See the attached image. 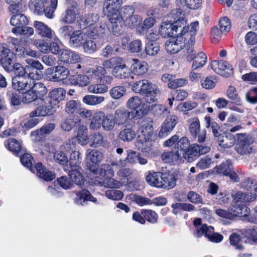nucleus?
I'll use <instances>...</instances> for the list:
<instances>
[{
	"label": "nucleus",
	"mask_w": 257,
	"mask_h": 257,
	"mask_svg": "<svg viewBox=\"0 0 257 257\" xmlns=\"http://www.w3.org/2000/svg\"><path fill=\"white\" fill-rule=\"evenodd\" d=\"M130 11L131 14L133 13V10L130 6H125L124 8L123 15L120 11L103 13L104 15L107 16L111 23V32L115 36H120L124 31V16L126 12Z\"/></svg>",
	"instance_id": "obj_1"
},
{
	"label": "nucleus",
	"mask_w": 257,
	"mask_h": 257,
	"mask_svg": "<svg viewBox=\"0 0 257 257\" xmlns=\"http://www.w3.org/2000/svg\"><path fill=\"white\" fill-rule=\"evenodd\" d=\"M132 89L133 92L144 96L146 101L149 103L156 101V94L159 91L152 83L146 79L135 82L132 85Z\"/></svg>",
	"instance_id": "obj_2"
},
{
	"label": "nucleus",
	"mask_w": 257,
	"mask_h": 257,
	"mask_svg": "<svg viewBox=\"0 0 257 257\" xmlns=\"http://www.w3.org/2000/svg\"><path fill=\"white\" fill-rule=\"evenodd\" d=\"M137 146L142 151L146 150L151 146L150 141L153 134L152 124L149 122H144L138 130Z\"/></svg>",
	"instance_id": "obj_3"
},
{
	"label": "nucleus",
	"mask_w": 257,
	"mask_h": 257,
	"mask_svg": "<svg viewBox=\"0 0 257 257\" xmlns=\"http://www.w3.org/2000/svg\"><path fill=\"white\" fill-rule=\"evenodd\" d=\"M237 143L235 145V150L241 155H249L252 151V144L254 139L252 136L248 134H237Z\"/></svg>",
	"instance_id": "obj_4"
},
{
	"label": "nucleus",
	"mask_w": 257,
	"mask_h": 257,
	"mask_svg": "<svg viewBox=\"0 0 257 257\" xmlns=\"http://www.w3.org/2000/svg\"><path fill=\"white\" fill-rule=\"evenodd\" d=\"M86 167L87 168L94 174L98 172V164L103 158V154L96 150L89 149L86 151Z\"/></svg>",
	"instance_id": "obj_5"
},
{
	"label": "nucleus",
	"mask_w": 257,
	"mask_h": 257,
	"mask_svg": "<svg viewBox=\"0 0 257 257\" xmlns=\"http://www.w3.org/2000/svg\"><path fill=\"white\" fill-rule=\"evenodd\" d=\"M5 70L8 72L13 71L16 75L15 77L28 76L33 79L42 77V74L39 72H37V77H35V73L30 72V67H27V65L24 67L19 63H16L14 64L11 63Z\"/></svg>",
	"instance_id": "obj_6"
},
{
	"label": "nucleus",
	"mask_w": 257,
	"mask_h": 257,
	"mask_svg": "<svg viewBox=\"0 0 257 257\" xmlns=\"http://www.w3.org/2000/svg\"><path fill=\"white\" fill-rule=\"evenodd\" d=\"M47 74L50 81L59 82L67 79L70 75V71L64 66L59 65L48 68Z\"/></svg>",
	"instance_id": "obj_7"
},
{
	"label": "nucleus",
	"mask_w": 257,
	"mask_h": 257,
	"mask_svg": "<svg viewBox=\"0 0 257 257\" xmlns=\"http://www.w3.org/2000/svg\"><path fill=\"white\" fill-rule=\"evenodd\" d=\"M174 147L182 154V157L188 162L193 161V146L188 138L184 137L181 138L176 144Z\"/></svg>",
	"instance_id": "obj_8"
},
{
	"label": "nucleus",
	"mask_w": 257,
	"mask_h": 257,
	"mask_svg": "<svg viewBox=\"0 0 257 257\" xmlns=\"http://www.w3.org/2000/svg\"><path fill=\"white\" fill-rule=\"evenodd\" d=\"M211 68L217 74L226 77L233 73L232 66L226 61L223 60H214L210 63Z\"/></svg>",
	"instance_id": "obj_9"
},
{
	"label": "nucleus",
	"mask_w": 257,
	"mask_h": 257,
	"mask_svg": "<svg viewBox=\"0 0 257 257\" xmlns=\"http://www.w3.org/2000/svg\"><path fill=\"white\" fill-rule=\"evenodd\" d=\"M178 117L175 115H169L167 116L163 122L161 128L159 133V136L163 138L170 133L177 123Z\"/></svg>",
	"instance_id": "obj_10"
},
{
	"label": "nucleus",
	"mask_w": 257,
	"mask_h": 257,
	"mask_svg": "<svg viewBox=\"0 0 257 257\" xmlns=\"http://www.w3.org/2000/svg\"><path fill=\"white\" fill-rule=\"evenodd\" d=\"M28 76L26 77H14L12 78V86L14 89L20 92L24 93L25 90H28L31 88L30 80Z\"/></svg>",
	"instance_id": "obj_11"
},
{
	"label": "nucleus",
	"mask_w": 257,
	"mask_h": 257,
	"mask_svg": "<svg viewBox=\"0 0 257 257\" xmlns=\"http://www.w3.org/2000/svg\"><path fill=\"white\" fill-rule=\"evenodd\" d=\"M99 19V16L95 13H88L84 17H80L78 25L80 29H84L97 23Z\"/></svg>",
	"instance_id": "obj_12"
},
{
	"label": "nucleus",
	"mask_w": 257,
	"mask_h": 257,
	"mask_svg": "<svg viewBox=\"0 0 257 257\" xmlns=\"http://www.w3.org/2000/svg\"><path fill=\"white\" fill-rule=\"evenodd\" d=\"M160 33L164 38L169 37V39L181 37L178 34L177 31L173 26V23L170 21L165 22L161 25Z\"/></svg>",
	"instance_id": "obj_13"
},
{
	"label": "nucleus",
	"mask_w": 257,
	"mask_h": 257,
	"mask_svg": "<svg viewBox=\"0 0 257 257\" xmlns=\"http://www.w3.org/2000/svg\"><path fill=\"white\" fill-rule=\"evenodd\" d=\"M83 170L80 166H73L69 171V175L72 183L78 186L84 184V179L82 175Z\"/></svg>",
	"instance_id": "obj_14"
},
{
	"label": "nucleus",
	"mask_w": 257,
	"mask_h": 257,
	"mask_svg": "<svg viewBox=\"0 0 257 257\" xmlns=\"http://www.w3.org/2000/svg\"><path fill=\"white\" fill-rule=\"evenodd\" d=\"M106 28V24L105 23H100L99 26H97L94 28L87 27L86 29L85 34L87 36L93 39H96L102 38L105 33Z\"/></svg>",
	"instance_id": "obj_15"
},
{
	"label": "nucleus",
	"mask_w": 257,
	"mask_h": 257,
	"mask_svg": "<svg viewBox=\"0 0 257 257\" xmlns=\"http://www.w3.org/2000/svg\"><path fill=\"white\" fill-rule=\"evenodd\" d=\"M59 60L65 64H74L78 62L79 60V56L70 51L63 49L59 54Z\"/></svg>",
	"instance_id": "obj_16"
},
{
	"label": "nucleus",
	"mask_w": 257,
	"mask_h": 257,
	"mask_svg": "<svg viewBox=\"0 0 257 257\" xmlns=\"http://www.w3.org/2000/svg\"><path fill=\"white\" fill-rule=\"evenodd\" d=\"M81 120L78 115L69 116L61 122V128L67 132H69L74 127L78 126L80 124Z\"/></svg>",
	"instance_id": "obj_17"
},
{
	"label": "nucleus",
	"mask_w": 257,
	"mask_h": 257,
	"mask_svg": "<svg viewBox=\"0 0 257 257\" xmlns=\"http://www.w3.org/2000/svg\"><path fill=\"white\" fill-rule=\"evenodd\" d=\"M35 169L38 176L46 181H51L56 177L55 174L47 170L41 163L36 164Z\"/></svg>",
	"instance_id": "obj_18"
},
{
	"label": "nucleus",
	"mask_w": 257,
	"mask_h": 257,
	"mask_svg": "<svg viewBox=\"0 0 257 257\" xmlns=\"http://www.w3.org/2000/svg\"><path fill=\"white\" fill-rule=\"evenodd\" d=\"M76 197L75 198V202L77 204L84 205L88 201L93 202H96L97 199L93 197L91 193L87 190H82L76 193Z\"/></svg>",
	"instance_id": "obj_19"
},
{
	"label": "nucleus",
	"mask_w": 257,
	"mask_h": 257,
	"mask_svg": "<svg viewBox=\"0 0 257 257\" xmlns=\"http://www.w3.org/2000/svg\"><path fill=\"white\" fill-rule=\"evenodd\" d=\"M124 63L125 61L123 58L117 56L104 61L102 65L106 69H111V74H112L113 72L116 71Z\"/></svg>",
	"instance_id": "obj_20"
},
{
	"label": "nucleus",
	"mask_w": 257,
	"mask_h": 257,
	"mask_svg": "<svg viewBox=\"0 0 257 257\" xmlns=\"http://www.w3.org/2000/svg\"><path fill=\"white\" fill-rule=\"evenodd\" d=\"M130 111L124 108L117 109L114 114V118L116 124L118 125H123L130 119Z\"/></svg>",
	"instance_id": "obj_21"
},
{
	"label": "nucleus",
	"mask_w": 257,
	"mask_h": 257,
	"mask_svg": "<svg viewBox=\"0 0 257 257\" xmlns=\"http://www.w3.org/2000/svg\"><path fill=\"white\" fill-rule=\"evenodd\" d=\"M87 74L90 78V81L95 82H98L102 77L106 74L105 67L103 65L96 66L94 67L90 68L87 71Z\"/></svg>",
	"instance_id": "obj_22"
},
{
	"label": "nucleus",
	"mask_w": 257,
	"mask_h": 257,
	"mask_svg": "<svg viewBox=\"0 0 257 257\" xmlns=\"http://www.w3.org/2000/svg\"><path fill=\"white\" fill-rule=\"evenodd\" d=\"M55 127V124L54 123L45 124L41 128L32 132L31 136L38 138V140L42 139L47 135L50 134L54 130Z\"/></svg>",
	"instance_id": "obj_23"
},
{
	"label": "nucleus",
	"mask_w": 257,
	"mask_h": 257,
	"mask_svg": "<svg viewBox=\"0 0 257 257\" xmlns=\"http://www.w3.org/2000/svg\"><path fill=\"white\" fill-rule=\"evenodd\" d=\"M162 160L165 163H172L175 164L182 158L181 153L174 147L172 151L164 153L161 156Z\"/></svg>",
	"instance_id": "obj_24"
},
{
	"label": "nucleus",
	"mask_w": 257,
	"mask_h": 257,
	"mask_svg": "<svg viewBox=\"0 0 257 257\" xmlns=\"http://www.w3.org/2000/svg\"><path fill=\"white\" fill-rule=\"evenodd\" d=\"M122 0H104L102 12H109L120 11Z\"/></svg>",
	"instance_id": "obj_25"
},
{
	"label": "nucleus",
	"mask_w": 257,
	"mask_h": 257,
	"mask_svg": "<svg viewBox=\"0 0 257 257\" xmlns=\"http://www.w3.org/2000/svg\"><path fill=\"white\" fill-rule=\"evenodd\" d=\"M34 26L39 35L43 37L51 39L52 38V30L43 23L35 21Z\"/></svg>",
	"instance_id": "obj_26"
},
{
	"label": "nucleus",
	"mask_w": 257,
	"mask_h": 257,
	"mask_svg": "<svg viewBox=\"0 0 257 257\" xmlns=\"http://www.w3.org/2000/svg\"><path fill=\"white\" fill-rule=\"evenodd\" d=\"M69 81L72 85L83 87L89 84L90 78L88 74L87 76L84 74H77L71 76Z\"/></svg>",
	"instance_id": "obj_27"
},
{
	"label": "nucleus",
	"mask_w": 257,
	"mask_h": 257,
	"mask_svg": "<svg viewBox=\"0 0 257 257\" xmlns=\"http://www.w3.org/2000/svg\"><path fill=\"white\" fill-rule=\"evenodd\" d=\"M207 56L203 52L194 53V71H198L206 63Z\"/></svg>",
	"instance_id": "obj_28"
},
{
	"label": "nucleus",
	"mask_w": 257,
	"mask_h": 257,
	"mask_svg": "<svg viewBox=\"0 0 257 257\" xmlns=\"http://www.w3.org/2000/svg\"><path fill=\"white\" fill-rule=\"evenodd\" d=\"M183 40L175 38V39H169L168 42L166 43V49L167 51L171 54H174L178 53L182 49V46L180 45Z\"/></svg>",
	"instance_id": "obj_29"
},
{
	"label": "nucleus",
	"mask_w": 257,
	"mask_h": 257,
	"mask_svg": "<svg viewBox=\"0 0 257 257\" xmlns=\"http://www.w3.org/2000/svg\"><path fill=\"white\" fill-rule=\"evenodd\" d=\"M10 23L12 25L15 26L13 29H17L22 26H27L29 21L24 14H17L11 17Z\"/></svg>",
	"instance_id": "obj_30"
},
{
	"label": "nucleus",
	"mask_w": 257,
	"mask_h": 257,
	"mask_svg": "<svg viewBox=\"0 0 257 257\" xmlns=\"http://www.w3.org/2000/svg\"><path fill=\"white\" fill-rule=\"evenodd\" d=\"M69 44L72 48L80 47L83 44V35L81 30H76L68 39Z\"/></svg>",
	"instance_id": "obj_31"
},
{
	"label": "nucleus",
	"mask_w": 257,
	"mask_h": 257,
	"mask_svg": "<svg viewBox=\"0 0 257 257\" xmlns=\"http://www.w3.org/2000/svg\"><path fill=\"white\" fill-rule=\"evenodd\" d=\"M201 224V219L200 218H196L194 220V226L195 227V236L197 237H201L204 236L206 237L207 233L209 229V226L206 224Z\"/></svg>",
	"instance_id": "obj_32"
},
{
	"label": "nucleus",
	"mask_w": 257,
	"mask_h": 257,
	"mask_svg": "<svg viewBox=\"0 0 257 257\" xmlns=\"http://www.w3.org/2000/svg\"><path fill=\"white\" fill-rule=\"evenodd\" d=\"M134 63L131 66V73L137 75H142L147 71V64L144 61L133 59Z\"/></svg>",
	"instance_id": "obj_33"
},
{
	"label": "nucleus",
	"mask_w": 257,
	"mask_h": 257,
	"mask_svg": "<svg viewBox=\"0 0 257 257\" xmlns=\"http://www.w3.org/2000/svg\"><path fill=\"white\" fill-rule=\"evenodd\" d=\"M66 91L63 88H55L51 90L49 93L48 98L56 104L64 99Z\"/></svg>",
	"instance_id": "obj_34"
},
{
	"label": "nucleus",
	"mask_w": 257,
	"mask_h": 257,
	"mask_svg": "<svg viewBox=\"0 0 257 257\" xmlns=\"http://www.w3.org/2000/svg\"><path fill=\"white\" fill-rule=\"evenodd\" d=\"M87 132L88 130L86 126L80 124L78 125L77 135L75 138L77 139L78 143L81 145H85L88 143Z\"/></svg>",
	"instance_id": "obj_35"
},
{
	"label": "nucleus",
	"mask_w": 257,
	"mask_h": 257,
	"mask_svg": "<svg viewBox=\"0 0 257 257\" xmlns=\"http://www.w3.org/2000/svg\"><path fill=\"white\" fill-rule=\"evenodd\" d=\"M81 104L78 100H70L66 102L65 107V111L68 114H73L78 113Z\"/></svg>",
	"instance_id": "obj_36"
},
{
	"label": "nucleus",
	"mask_w": 257,
	"mask_h": 257,
	"mask_svg": "<svg viewBox=\"0 0 257 257\" xmlns=\"http://www.w3.org/2000/svg\"><path fill=\"white\" fill-rule=\"evenodd\" d=\"M226 96L231 102L240 105L241 104V99L238 94L236 88L233 86H229L226 91Z\"/></svg>",
	"instance_id": "obj_37"
},
{
	"label": "nucleus",
	"mask_w": 257,
	"mask_h": 257,
	"mask_svg": "<svg viewBox=\"0 0 257 257\" xmlns=\"http://www.w3.org/2000/svg\"><path fill=\"white\" fill-rule=\"evenodd\" d=\"M205 17L202 15L199 19V21H194V38L200 39L203 33L204 26L205 25Z\"/></svg>",
	"instance_id": "obj_38"
},
{
	"label": "nucleus",
	"mask_w": 257,
	"mask_h": 257,
	"mask_svg": "<svg viewBox=\"0 0 257 257\" xmlns=\"http://www.w3.org/2000/svg\"><path fill=\"white\" fill-rule=\"evenodd\" d=\"M136 136V133L132 128H125L120 131L118 137L125 142L132 141Z\"/></svg>",
	"instance_id": "obj_39"
},
{
	"label": "nucleus",
	"mask_w": 257,
	"mask_h": 257,
	"mask_svg": "<svg viewBox=\"0 0 257 257\" xmlns=\"http://www.w3.org/2000/svg\"><path fill=\"white\" fill-rule=\"evenodd\" d=\"M112 75L117 78L127 79L131 76L132 73L131 69L124 63L116 71L113 72Z\"/></svg>",
	"instance_id": "obj_40"
},
{
	"label": "nucleus",
	"mask_w": 257,
	"mask_h": 257,
	"mask_svg": "<svg viewBox=\"0 0 257 257\" xmlns=\"http://www.w3.org/2000/svg\"><path fill=\"white\" fill-rule=\"evenodd\" d=\"M206 138V131L200 130V124L197 118H194V140L197 139L199 143L203 142Z\"/></svg>",
	"instance_id": "obj_41"
},
{
	"label": "nucleus",
	"mask_w": 257,
	"mask_h": 257,
	"mask_svg": "<svg viewBox=\"0 0 257 257\" xmlns=\"http://www.w3.org/2000/svg\"><path fill=\"white\" fill-rule=\"evenodd\" d=\"M30 88H32L36 96L41 100L47 92L46 87L41 82L35 83L33 85L31 84Z\"/></svg>",
	"instance_id": "obj_42"
},
{
	"label": "nucleus",
	"mask_w": 257,
	"mask_h": 257,
	"mask_svg": "<svg viewBox=\"0 0 257 257\" xmlns=\"http://www.w3.org/2000/svg\"><path fill=\"white\" fill-rule=\"evenodd\" d=\"M192 30H193V23H191L190 24V26H185L183 27V29L182 30H180V33H178V34L179 36H182L181 37H178L179 39H180L181 40H183V38L185 39V41H188L189 42L190 41H191V38L192 36ZM190 45L192 46V44L191 43H189L187 44V45L186 46V47H190Z\"/></svg>",
	"instance_id": "obj_43"
},
{
	"label": "nucleus",
	"mask_w": 257,
	"mask_h": 257,
	"mask_svg": "<svg viewBox=\"0 0 257 257\" xmlns=\"http://www.w3.org/2000/svg\"><path fill=\"white\" fill-rule=\"evenodd\" d=\"M217 138V141L220 146L227 148L232 147L234 143V140L230 135L229 136L219 134Z\"/></svg>",
	"instance_id": "obj_44"
},
{
	"label": "nucleus",
	"mask_w": 257,
	"mask_h": 257,
	"mask_svg": "<svg viewBox=\"0 0 257 257\" xmlns=\"http://www.w3.org/2000/svg\"><path fill=\"white\" fill-rule=\"evenodd\" d=\"M104 97L101 96L94 95H85L82 99V101L85 104L89 105H96L100 104L104 101Z\"/></svg>",
	"instance_id": "obj_45"
},
{
	"label": "nucleus",
	"mask_w": 257,
	"mask_h": 257,
	"mask_svg": "<svg viewBox=\"0 0 257 257\" xmlns=\"http://www.w3.org/2000/svg\"><path fill=\"white\" fill-rule=\"evenodd\" d=\"M162 183L163 188H171L176 185V179L175 176L173 174L162 173Z\"/></svg>",
	"instance_id": "obj_46"
},
{
	"label": "nucleus",
	"mask_w": 257,
	"mask_h": 257,
	"mask_svg": "<svg viewBox=\"0 0 257 257\" xmlns=\"http://www.w3.org/2000/svg\"><path fill=\"white\" fill-rule=\"evenodd\" d=\"M29 7L34 13L37 15L44 14L45 6L41 0L33 1L29 3Z\"/></svg>",
	"instance_id": "obj_47"
},
{
	"label": "nucleus",
	"mask_w": 257,
	"mask_h": 257,
	"mask_svg": "<svg viewBox=\"0 0 257 257\" xmlns=\"http://www.w3.org/2000/svg\"><path fill=\"white\" fill-rule=\"evenodd\" d=\"M26 61L28 64L27 67H30V72H35L36 75L35 77H37V72L41 73L42 75L41 70L44 69V67L39 61L33 59H27Z\"/></svg>",
	"instance_id": "obj_48"
},
{
	"label": "nucleus",
	"mask_w": 257,
	"mask_h": 257,
	"mask_svg": "<svg viewBox=\"0 0 257 257\" xmlns=\"http://www.w3.org/2000/svg\"><path fill=\"white\" fill-rule=\"evenodd\" d=\"M206 238L210 241L219 243L223 240V236L218 232H215L214 227L212 226H209Z\"/></svg>",
	"instance_id": "obj_49"
},
{
	"label": "nucleus",
	"mask_w": 257,
	"mask_h": 257,
	"mask_svg": "<svg viewBox=\"0 0 257 257\" xmlns=\"http://www.w3.org/2000/svg\"><path fill=\"white\" fill-rule=\"evenodd\" d=\"M240 232L245 237L257 243V227H246L240 230Z\"/></svg>",
	"instance_id": "obj_50"
},
{
	"label": "nucleus",
	"mask_w": 257,
	"mask_h": 257,
	"mask_svg": "<svg viewBox=\"0 0 257 257\" xmlns=\"http://www.w3.org/2000/svg\"><path fill=\"white\" fill-rule=\"evenodd\" d=\"M74 32H75L74 27L70 25L63 26L60 28L58 31L60 36L66 40H68Z\"/></svg>",
	"instance_id": "obj_51"
},
{
	"label": "nucleus",
	"mask_w": 257,
	"mask_h": 257,
	"mask_svg": "<svg viewBox=\"0 0 257 257\" xmlns=\"http://www.w3.org/2000/svg\"><path fill=\"white\" fill-rule=\"evenodd\" d=\"M14 53L11 51V50L6 47V50L2 53V58L6 60V62L1 61L0 63L3 66L5 69H6L11 63H13L14 60Z\"/></svg>",
	"instance_id": "obj_52"
},
{
	"label": "nucleus",
	"mask_w": 257,
	"mask_h": 257,
	"mask_svg": "<svg viewBox=\"0 0 257 257\" xmlns=\"http://www.w3.org/2000/svg\"><path fill=\"white\" fill-rule=\"evenodd\" d=\"M160 50V46L159 44L154 41L148 42L145 47V52L147 55L150 56H155L158 53Z\"/></svg>",
	"instance_id": "obj_53"
},
{
	"label": "nucleus",
	"mask_w": 257,
	"mask_h": 257,
	"mask_svg": "<svg viewBox=\"0 0 257 257\" xmlns=\"http://www.w3.org/2000/svg\"><path fill=\"white\" fill-rule=\"evenodd\" d=\"M116 122L114 117L110 114L105 115L102 122V126L105 131H110L113 129Z\"/></svg>",
	"instance_id": "obj_54"
},
{
	"label": "nucleus",
	"mask_w": 257,
	"mask_h": 257,
	"mask_svg": "<svg viewBox=\"0 0 257 257\" xmlns=\"http://www.w3.org/2000/svg\"><path fill=\"white\" fill-rule=\"evenodd\" d=\"M76 19V14L74 10L68 9L64 16L61 18V22L66 24H72Z\"/></svg>",
	"instance_id": "obj_55"
},
{
	"label": "nucleus",
	"mask_w": 257,
	"mask_h": 257,
	"mask_svg": "<svg viewBox=\"0 0 257 257\" xmlns=\"http://www.w3.org/2000/svg\"><path fill=\"white\" fill-rule=\"evenodd\" d=\"M205 121L206 127H211L214 136L215 137L218 136L220 134L219 132V131L220 130V125L215 121L211 120L210 117L208 116L205 117Z\"/></svg>",
	"instance_id": "obj_56"
},
{
	"label": "nucleus",
	"mask_w": 257,
	"mask_h": 257,
	"mask_svg": "<svg viewBox=\"0 0 257 257\" xmlns=\"http://www.w3.org/2000/svg\"><path fill=\"white\" fill-rule=\"evenodd\" d=\"M12 31L17 35H23L27 37H30L34 34L33 28L26 26H22L17 29H12Z\"/></svg>",
	"instance_id": "obj_57"
},
{
	"label": "nucleus",
	"mask_w": 257,
	"mask_h": 257,
	"mask_svg": "<svg viewBox=\"0 0 257 257\" xmlns=\"http://www.w3.org/2000/svg\"><path fill=\"white\" fill-rule=\"evenodd\" d=\"M233 168L231 162L227 160L220 166H216L215 171L218 174H222L226 176Z\"/></svg>",
	"instance_id": "obj_58"
},
{
	"label": "nucleus",
	"mask_w": 257,
	"mask_h": 257,
	"mask_svg": "<svg viewBox=\"0 0 257 257\" xmlns=\"http://www.w3.org/2000/svg\"><path fill=\"white\" fill-rule=\"evenodd\" d=\"M130 197L133 202L141 206L152 204V200L145 197L136 194H131Z\"/></svg>",
	"instance_id": "obj_59"
},
{
	"label": "nucleus",
	"mask_w": 257,
	"mask_h": 257,
	"mask_svg": "<svg viewBox=\"0 0 257 257\" xmlns=\"http://www.w3.org/2000/svg\"><path fill=\"white\" fill-rule=\"evenodd\" d=\"M5 145L10 151L14 152L16 154H18L22 149L20 143L15 139H8Z\"/></svg>",
	"instance_id": "obj_60"
},
{
	"label": "nucleus",
	"mask_w": 257,
	"mask_h": 257,
	"mask_svg": "<svg viewBox=\"0 0 257 257\" xmlns=\"http://www.w3.org/2000/svg\"><path fill=\"white\" fill-rule=\"evenodd\" d=\"M125 92V88L121 86L114 87L109 91V94L111 97L115 99L121 98L124 95Z\"/></svg>",
	"instance_id": "obj_61"
},
{
	"label": "nucleus",
	"mask_w": 257,
	"mask_h": 257,
	"mask_svg": "<svg viewBox=\"0 0 257 257\" xmlns=\"http://www.w3.org/2000/svg\"><path fill=\"white\" fill-rule=\"evenodd\" d=\"M142 21V18L138 15H130L125 18L126 25L130 28H134L139 26Z\"/></svg>",
	"instance_id": "obj_62"
},
{
	"label": "nucleus",
	"mask_w": 257,
	"mask_h": 257,
	"mask_svg": "<svg viewBox=\"0 0 257 257\" xmlns=\"http://www.w3.org/2000/svg\"><path fill=\"white\" fill-rule=\"evenodd\" d=\"M142 214L144 217L145 220H147L151 223H155L157 222L158 215L152 210H143Z\"/></svg>",
	"instance_id": "obj_63"
},
{
	"label": "nucleus",
	"mask_w": 257,
	"mask_h": 257,
	"mask_svg": "<svg viewBox=\"0 0 257 257\" xmlns=\"http://www.w3.org/2000/svg\"><path fill=\"white\" fill-rule=\"evenodd\" d=\"M245 98L247 102L251 104L257 103V87L250 89L245 93Z\"/></svg>",
	"instance_id": "obj_64"
}]
</instances>
